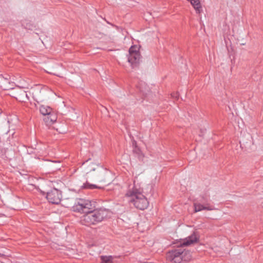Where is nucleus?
I'll return each mask as SVG.
<instances>
[{
  "label": "nucleus",
  "mask_w": 263,
  "mask_h": 263,
  "mask_svg": "<svg viewBox=\"0 0 263 263\" xmlns=\"http://www.w3.org/2000/svg\"><path fill=\"white\" fill-rule=\"evenodd\" d=\"M136 177L133 184L129 185L125 195L129 203H132L136 208L141 210L146 209L149 202L146 197L143 195V190L137 180Z\"/></svg>",
  "instance_id": "nucleus-1"
},
{
  "label": "nucleus",
  "mask_w": 263,
  "mask_h": 263,
  "mask_svg": "<svg viewBox=\"0 0 263 263\" xmlns=\"http://www.w3.org/2000/svg\"><path fill=\"white\" fill-rule=\"evenodd\" d=\"M108 213V211L105 209L100 208L93 210L91 209L81 217V222L87 226L97 224L106 218Z\"/></svg>",
  "instance_id": "nucleus-2"
},
{
  "label": "nucleus",
  "mask_w": 263,
  "mask_h": 263,
  "mask_svg": "<svg viewBox=\"0 0 263 263\" xmlns=\"http://www.w3.org/2000/svg\"><path fill=\"white\" fill-rule=\"evenodd\" d=\"M191 258L190 252L182 247L169 251L166 254V260L173 263H181L182 261H187Z\"/></svg>",
  "instance_id": "nucleus-3"
},
{
  "label": "nucleus",
  "mask_w": 263,
  "mask_h": 263,
  "mask_svg": "<svg viewBox=\"0 0 263 263\" xmlns=\"http://www.w3.org/2000/svg\"><path fill=\"white\" fill-rule=\"evenodd\" d=\"M127 58L128 62L130 63L132 68L138 67L141 59L140 46L138 45L132 46L129 49Z\"/></svg>",
  "instance_id": "nucleus-4"
},
{
  "label": "nucleus",
  "mask_w": 263,
  "mask_h": 263,
  "mask_svg": "<svg viewBox=\"0 0 263 263\" xmlns=\"http://www.w3.org/2000/svg\"><path fill=\"white\" fill-rule=\"evenodd\" d=\"M91 206V202L89 200L78 199L76 200L72 209L74 212L85 214L92 209Z\"/></svg>",
  "instance_id": "nucleus-5"
},
{
  "label": "nucleus",
  "mask_w": 263,
  "mask_h": 263,
  "mask_svg": "<svg viewBox=\"0 0 263 263\" xmlns=\"http://www.w3.org/2000/svg\"><path fill=\"white\" fill-rule=\"evenodd\" d=\"M29 95H32L33 99L37 102H42L46 97V90L40 86L32 88L29 91Z\"/></svg>",
  "instance_id": "nucleus-6"
},
{
  "label": "nucleus",
  "mask_w": 263,
  "mask_h": 263,
  "mask_svg": "<svg viewBox=\"0 0 263 263\" xmlns=\"http://www.w3.org/2000/svg\"><path fill=\"white\" fill-rule=\"evenodd\" d=\"M29 91H26L23 88L18 87L12 92V96L17 100L22 102H25L29 99Z\"/></svg>",
  "instance_id": "nucleus-7"
},
{
  "label": "nucleus",
  "mask_w": 263,
  "mask_h": 263,
  "mask_svg": "<svg viewBox=\"0 0 263 263\" xmlns=\"http://www.w3.org/2000/svg\"><path fill=\"white\" fill-rule=\"evenodd\" d=\"M61 192L56 189L48 192L46 196L47 200L52 204H59L61 201Z\"/></svg>",
  "instance_id": "nucleus-8"
},
{
  "label": "nucleus",
  "mask_w": 263,
  "mask_h": 263,
  "mask_svg": "<svg viewBox=\"0 0 263 263\" xmlns=\"http://www.w3.org/2000/svg\"><path fill=\"white\" fill-rule=\"evenodd\" d=\"M97 179L99 182L105 185H108L111 181L110 173L106 170L101 169L98 172Z\"/></svg>",
  "instance_id": "nucleus-9"
},
{
  "label": "nucleus",
  "mask_w": 263,
  "mask_h": 263,
  "mask_svg": "<svg viewBox=\"0 0 263 263\" xmlns=\"http://www.w3.org/2000/svg\"><path fill=\"white\" fill-rule=\"evenodd\" d=\"M199 241V236L196 232H194L190 236L184 239L181 243V246H189L197 243Z\"/></svg>",
  "instance_id": "nucleus-10"
},
{
  "label": "nucleus",
  "mask_w": 263,
  "mask_h": 263,
  "mask_svg": "<svg viewBox=\"0 0 263 263\" xmlns=\"http://www.w3.org/2000/svg\"><path fill=\"white\" fill-rule=\"evenodd\" d=\"M194 212L195 213L202 210L212 211L215 209L213 206L211 205L209 203L202 204L200 203H194Z\"/></svg>",
  "instance_id": "nucleus-11"
},
{
  "label": "nucleus",
  "mask_w": 263,
  "mask_h": 263,
  "mask_svg": "<svg viewBox=\"0 0 263 263\" xmlns=\"http://www.w3.org/2000/svg\"><path fill=\"white\" fill-rule=\"evenodd\" d=\"M43 120L46 125H50L56 122L57 120V115L55 112L52 110L51 112L47 114L44 117Z\"/></svg>",
  "instance_id": "nucleus-12"
},
{
  "label": "nucleus",
  "mask_w": 263,
  "mask_h": 263,
  "mask_svg": "<svg viewBox=\"0 0 263 263\" xmlns=\"http://www.w3.org/2000/svg\"><path fill=\"white\" fill-rule=\"evenodd\" d=\"M40 112L45 117L47 114H49L52 110V109L48 106L44 105H41L39 107Z\"/></svg>",
  "instance_id": "nucleus-13"
},
{
  "label": "nucleus",
  "mask_w": 263,
  "mask_h": 263,
  "mask_svg": "<svg viewBox=\"0 0 263 263\" xmlns=\"http://www.w3.org/2000/svg\"><path fill=\"white\" fill-rule=\"evenodd\" d=\"M101 263H112L113 258L111 256H101Z\"/></svg>",
  "instance_id": "nucleus-14"
},
{
  "label": "nucleus",
  "mask_w": 263,
  "mask_h": 263,
  "mask_svg": "<svg viewBox=\"0 0 263 263\" xmlns=\"http://www.w3.org/2000/svg\"><path fill=\"white\" fill-rule=\"evenodd\" d=\"M83 187L84 188V189H95V188L101 189V187H98L96 185L90 184H89L88 183H87L86 184H84V185H83Z\"/></svg>",
  "instance_id": "nucleus-15"
},
{
  "label": "nucleus",
  "mask_w": 263,
  "mask_h": 263,
  "mask_svg": "<svg viewBox=\"0 0 263 263\" xmlns=\"http://www.w3.org/2000/svg\"><path fill=\"white\" fill-rule=\"evenodd\" d=\"M209 195L207 194H204V195H201V198H202L201 202L207 203L209 199Z\"/></svg>",
  "instance_id": "nucleus-16"
},
{
  "label": "nucleus",
  "mask_w": 263,
  "mask_h": 263,
  "mask_svg": "<svg viewBox=\"0 0 263 263\" xmlns=\"http://www.w3.org/2000/svg\"><path fill=\"white\" fill-rule=\"evenodd\" d=\"M172 98L178 100L179 97V95L178 92H174L171 93Z\"/></svg>",
  "instance_id": "nucleus-17"
}]
</instances>
